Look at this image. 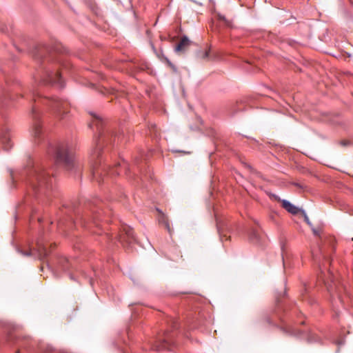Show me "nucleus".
Here are the masks:
<instances>
[{"label": "nucleus", "instance_id": "f257e3e1", "mask_svg": "<svg viewBox=\"0 0 353 353\" xmlns=\"http://www.w3.org/2000/svg\"><path fill=\"white\" fill-rule=\"evenodd\" d=\"M315 236L319 237V241L316 245L312 248V255L314 261L319 264L320 270V278L325 284H328L327 289L331 292L333 286L335 288L336 293L339 294V299L341 302H343V298L341 295L343 290L345 296L353 302V295L349 289L343 284L336 282L333 273L330 269L327 270L325 263L330 264V256L335 251L336 239L335 237L323 232V224L321 222H305ZM353 306V303H352Z\"/></svg>", "mask_w": 353, "mask_h": 353}, {"label": "nucleus", "instance_id": "f03ea898", "mask_svg": "<svg viewBox=\"0 0 353 353\" xmlns=\"http://www.w3.org/2000/svg\"><path fill=\"white\" fill-rule=\"evenodd\" d=\"M92 116V121L90 123V128L96 126L99 132V140L97 141L96 148L92 151L90 157V163L92 169V175L99 183L105 181V177L107 175H116L119 174V172L115 168H110L109 166L102 165L103 158L101 156L103 144H112L117 140L119 141L123 137L121 134H117L112 131H106L104 132L102 130L103 121L99 115L91 113Z\"/></svg>", "mask_w": 353, "mask_h": 353}, {"label": "nucleus", "instance_id": "7ed1b4c3", "mask_svg": "<svg viewBox=\"0 0 353 353\" xmlns=\"http://www.w3.org/2000/svg\"><path fill=\"white\" fill-rule=\"evenodd\" d=\"M10 176L13 181L17 178L25 180L32 189L37 200L40 199L43 192V175L38 167L32 163V165L24 168L19 171L10 170Z\"/></svg>", "mask_w": 353, "mask_h": 353}, {"label": "nucleus", "instance_id": "20e7f679", "mask_svg": "<svg viewBox=\"0 0 353 353\" xmlns=\"http://www.w3.org/2000/svg\"><path fill=\"white\" fill-rule=\"evenodd\" d=\"M34 104L32 107L31 115L32 119V128L31 135L34 144L41 145L43 143V122H42V97L38 90L32 91Z\"/></svg>", "mask_w": 353, "mask_h": 353}, {"label": "nucleus", "instance_id": "39448f33", "mask_svg": "<svg viewBox=\"0 0 353 353\" xmlns=\"http://www.w3.org/2000/svg\"><path fill=\"white\" fill-rule=\"evenodd\" d=\"M54 159L55 163L68 170L76 167L74 154L65 143H50L46 153Z\"/></svg>", "mask_w": 353, "mask_h": 353}, {"label": "nucleus", "instance_id": "423d86ee", "mask_svg": "<svg viewBox=\"0 0 353 353\" xmlns=\"http://www.w3.org/2000/svg\"><path fill=\"white\" fill-rule=\"evenodd\" d=\"M47 265L55 277L59 276L63 272L68 270L70 267L68 260L63 256L52 259Z\"/></svg>", "mask_w": 353, "mask_h": 353}, {"label": "nucleus", "instance_id": "0eeeda50", "mask_svg": "<svg viewBox=\"0 0 353 353\" xmlns=\"http://www.w3.org/2000/svg\"><path fill=\"white\" fill-rule=\"evenodd\" d=\"M47 98L46 97V100ZM48 105L50 110L60 119H63L65 114L68 112V103L58 98L48 99L46 101V105Z\"/></svg>", "mask_w": 353, "mask_h": 353}, {"label": "nucleus", "instance_id": "6e6552de", "mask_svg": "<svg viewBox=\"0 0 353 353\" xmlns=\"http://www.w3.org/2000/svg\"><path fill=\"white\" fill-rule=\"evenodd\" d=\"M174 345V335L166 331L162 336H159L152 345L151 349L156 351H161L165 349L171 350Z\"/></svg>", "mask_w": 353, "mask_h": 353}, {"label": "nucleus", "instance_id": "1a4fd4ad", "mask_svg": "<svg viewBox=\"0 0 353 353\" xmlns=\"http://www.w3.org/2000/svg\"><path fill=\"white\" fill-rule=\"evenodd\" d=\"M274 196L275 199L281 203L282 208L285 209L288 213L293 215L301 214V216L304 219V221H309V218L306 212L302 208L294 205L285 199H281L278 196Z\"/></svg>", "mask_w": 353, "mask_h": 353}, {"label": "nucleus", "instance_id": "9d476101", "mask_svg": "<svg viewBox=\"0 0 353 353\" xmlns=\"http://www.w3.org/2000/svg\"><path fill=\"white\" fill-rule=\"evenodd\" d=\"M117 237L121 243L126 241L131 243L132 242L137 241L133 229L125 223L121 225Z\"/></svg>", "mask_w": 353, "mask_h": 353}, {"label": "nucleus", "instance_id": "9b49d317", "mask_svg": "<svg viewBox=\"0 0 353 353\" xmlns=\"http://www.w3.org/2000/svg\"><path fill=\"white\" fill-rule=\"evenodd\" d=\"M8 340L12 345L25 349L32 344V341L29 336H22L17 333L10 334Z\"/></svg>", "mask_w": 353, "mask_h": 353}, {"label": "nucleus", "instance_id": "f8f14e48", "mask_svg": "<svg viewBox=\"0 0 353 353\" xmlns=\"http://www.w3.org/2000/svg\"><path fill=\"white\" fill-rule=\"evenodd\" d=\"M28 52L36 61L42 65L43 48L41 44L32 41L28 47Z\"/></svg>", "mask_w": 353, "mask_h": 353}, {"label": "nucleus", "instance_id": "ddd939ff", "mask_svg": "<svg viewBox=\"0 0 353 353\" xmlns=\"http://www.w3.org/2000/svg\"><path fill=\"white\" fill-rule=\"evenodd\" d=\"M47 83L51 84L58 88H62L64 87V81L61 76L59 71L51 72L50 73L46 74V85Z\"/></svg>", "mask_w": 353, "mask_h": 353}, {"label": "nucleus", "instance_id": "4468645a", "mask_svg": "<svg viewBox=\"0 0 353 353\" xmlns=\"http://www.w3.org/2000/svg\"><path fill=\"white\" fill-rule=\"evenodd\" d=\"M23 256H32L39 260L43 259L44 246L42 241H38L36 247L32 246L28 251H20Z\"/></svg>", "mask_w": 353, "mask_h": 353}, {"label": "nucleus", "instance_id": "2eb2a0df", "mask_svg": "<svg viewBox=\"0 0 353 353\" xmlns=\"http://www.w3.org/2000/svg\"><path fill=\"white\" fill-rule=\"evenodd\" d=\"M274 312L281 321H284L283 316H281V313H283L284 315L289 319H292L294 315H297L299 313L298 308L296 307H294L290 310V311L288 310V309L283 308V306L280 304L279 300L276 301V308L275 309Z\"/></svg>", "mask_w": 353, "mask_h": 353}, {"label": "nucleus", "instance_id": "dca6fc26", "mask_svg": "<svg viewBox=\"0 0 353 353\" xmlns=\"http://www.w3.org/2000/svg\"><path fill=\"white\" fill-rule=\"evenodd\" d=\"M0 142L5 151L8 152L12 148V143L8 128H5L0 131Z\"/></svg>", "mask_w": 353, "mask_h": 353}, {"label": "nucleus", "instance_id": "f3484780", "mask_svg": "<svg viewBox=\"0 0 353 353\" xmlns=\"http://www.w3.org/2000/svg\"><path fill=\"white\" fill-rule=\"evenodd\" d=\"M190 44V41L186 36H183L179 44L175 47L174 50L176 52H183L186 50Z\"/></svg>", "mask_w": 353, "mask_h": 353}, {"label": "nucleus", "instance_id": "a211bd4d", "mask_svg": "<svg viewBox=\"0 0 353 353\" xmlns=\"http://www.w3.org/2000/svg\"><path fill=\"white\" fill-rule=\"evenodd\" d=\"M152 48L154 51L156 52L157 56L158 58L163 62H165L168 66H169L174 72H176V68L172 63L163 54V51L161 50L160 52H157L154 49V47L152 46Z\"/></svg>", "mask_w": 353, "mask_h": 353}, {"label": "nucleus", "instance_id": "6ab92c4d", "mask_svg": "<svg viewBox=\"0 0 353 353\" xmlns=\"http://www.w3.org/2000/svg\"><path fill=\"white\" fill-rule=\"evenodd\" d=\"M8 99H12V97L9 94V92L5 88H2L0 90V105L3 106L4 103Z\"/></svg>", "mask_w": 353, "mask_h": 353}, {"label": "nucleus", "instance_id": "aec40b11", "mask_svg": "<svg viewBox=\"0 0 353 353\" xmlns=\"http://www.w3.org/2000/svg\"><path fill=\"white\" fill-rule=\"evenodd\" d=\"M249 237L252 241L258 242L261 238L259 230L256 228H252L249 232Z\"/></svg>", "mask_w": 353, "mask_h": 353}, {"label": "nucleus", "instance_id": "412c9836", "mask_svg": "<svg viewBox=\"0 0 353 353\" xmlns=\"http://www.w3.org/2000/svg\"><path fill=\"white\" fill-rule=\"evenodd\" d=\"M225 223H226V222H222V221L216 222V229H217L218 232L220 234L223 233V229L225 225Z\"/></svg>", "mask_w": 353, "mask_h": 353}, {"label": "nucleus", "instance_id": "4be33fe9", "mask_svg": "<svg viewBox=\"0 0 353 353\" xmlns=\"http://www.w3.org/2000/svg\"><path fill=\"white\" fill-rule=\"evenodd\" d=\"M281 329L285 333H289L291 334H293L292 331L291 330V328L290 327H288V325H285V327H283Z\"/></svg>", "mask_w": 353, "mask_h": 353}, {"label": "nucleus", "instance_id": "5701e85b", "mask_svg": "<svg viewBox=\"0 0 353 353\" xmlns=\"http://www.w3.org/2000/svg\"><path fill=\"white\" fill-rule=\"evenodd\" d=\"M163 225L164 227L168 230V232L170 233L171 231H170V224H169V222H163Z\"/></svg>", "mask_w": 353, "mask_h": 353}, {"label": "nucleus", "instance_id": "b1692460", "mask_svg": "<svg viewBox=\"0 0 353 353\" xmlns=\"http://www.w3.org/2000/svg\"><path fill=\"white\" fill-rule=\"evenodd\" d=\"M172 327L174 330L177 329L178 328V323L176 321H173Z\"/></svg>", "mask_w": 353, "mask_h": 353}, {"label": "nucleus", "instance_id": "393cba45", "mask_svg": "<svg viewBox=\"0 0 353 353\" xmlns=\"http://www.w3.org/2000/svg\"><path fill=\"white\" fill-rule=\"evenodd\" d=\"M45 189H46V200L47 199V190L48 189V185H47V176L46 175V187H45Z\"/></svg>", "mask_w": 353, "mask_h": 353}, {"label": "nucleus", "instance_id": "a878e982", "mask_svg": "<svg viewBox=\"0 0 353 353\" xmlns=\"http://www.w3.org/2000/svg\"><path fill=\"white\" fill-rule=\"evenodd\" d=\"M341 145H342L343 146H346L349 144V142L347 141H341Z\"/></svg>", "mask_w": 353, "mask_h": 353}, {"label": "nucleus", "instance_id": "bb28decb", "mask_svg": "<svg viewBox=\"0 0 353 353\" xmlns=\"http://www.w3.org/2000/svg\"><path fill=\"white\" fill-rule=\"evenodd\" d=\"M208 57H209V51L206 50V51L204 52V54H203V57L204 59H206V58H208Z\"/></svg>", "mask_w": 353, "mask_h": 353}, {"label": "nucleus", "instance_id": "cd10ccee", "mask_svg": "<svg viewBox=\"0 0 353 353\" xmlns=\"http://www.w3.org/2000/svg\"><path fill=\"white\" fill-rule=\"evenodd\" d=\"M265 321H266V322H267L268 324H272V321H271L270 318L267 317V318L265 319Z\"/></svg>", "mask_w": 353, "mask_h": 353}, {"label": "nucleus", "instance_id": "c85d7f7f", "mask_svg": "<svg viewBox=\"0 0 353 353\" xmlns=\"http://www.w3.org/2000/svg\"><path fill=\"white\" fill-rule=\"evenodd\" d=\"M57 61L59 64H62V59L61 58H58Z\"/></svg>", "mask_w": 353, "mask_h": 353}, {"label": "nucleus", "instance_id": "c756f323", "mask_svg": "<svg viewBox=\"0 0 353 353\" xmlns=\"http://www.w3.org/2000/svg\"><path fill=\"white\" fill-rule=\"evenodd\" d=\"M220 19H221V20L225 21V17H220Z\"/></svg>", "mask_w": 353, "mask_h": 353}, {"label": "nucleus", "instance_id": "7c9ffc66", "mask_svg": "<svg viewBox=\"0 0 353 353\" xmlns=\"http://www.w3.org/2000/svg\"><path fill=\"white\" fill-rule=\"evenodd\" d=\"M15 353H20V350H19V349H18V350L15 352Z\"/></svg>", "mask_w": 353, "mask_h": 353}, {"label": "nucleus", "instance_id": "2f4dec72", "mask_svg": "<svg viewBox=\"0 0 353 353\" xmlns=\"http://www.w3.org/2000/svg\"><path fill=\"white\" fill-rule=\"evenodd\" d=\"M45 350H46V352L47 350H48V347L46 345Z\"/></svg>", "mask_w": 353, "mask_h": 353}, {"label": "nucleus", "instance_id": "473e14b6", "mask_svg": "<svg viewBox=\"0 0 353 353\" xmlns=\"http://www.w3.org/2000/svg\"><path fill=\"white\" fill-rule=\"evenodd\" d=\"M37 221H42V220H41V218H38V219H37Z\"/></svg>", "mask_w": 353, "mask_h": 353}, {"label": "nucleus", "instance_id": "72a5a7b5", "mask_svg": "<svg viewBox=\"0 0 353 353\" xmlns=\"http://www.w3.org/2000/svg\"><path fill=\"white\" fill-rule=\"evenodd\" d=\"M43 265L41 264V270H43Z\"/></svg>", "mask_w": 353, "mask_h": 353}, {"label": "nucleus", "instance_id": "f704fd0d", "mask_svg": "<svg viewBox=\"0 0 353 353\" xmlns=\"http://www.w3.org/2000/svg\"><path fill=\"white\" fill-rule=\"evenodd\" d=\"M352 211V214H353V210Z\"/></svg>", "mask_w": 353, "mask_h": 353}, {"label": "nucleus", "instance_id": "c9c22d12", "mask_svg": "<svg viewBox=\"0 0 353 353\" xmlns=\"http://www.w3.org/2000/svg\"><path fill=\"white\" fill-rule=\"evenodd\" d=\"M352 240L353 241V238H352Z\"/></svg>", "mask_w": 353, "mask_h": 353}]
</instances>
